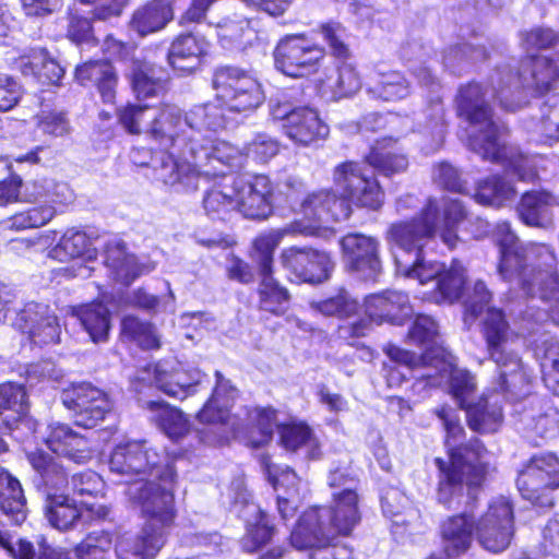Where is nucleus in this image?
<instances>
[{"label":"nucleus","mask_w":559,"mask_h":559,"mask_svg":"<svg viewBox=\"0 0 559 559\" xmlns=\"http://www.w3.org/2000/svg\"><path fill=\"white\" fill-rule=\"evenodd\" d=\"M53 258L92 261L96 251L91 247V240L84 231L69 229L62 236L59 245L51 251Z\"/></svg>","instance_id":"54"},{"label":"nucleus","mask_w":559,"mask_h":559,"mask_svg":"<svg viewBox=\"0 0 559 559\" xmlns=\"http://www.w3.org/2000/svg\"><path fill=\"white\" fill-rule=\"evenodd\" d=\"M341 471L329 475L334 489L330 507L311 508L302 513L290 534L297 549L328 546L338 535H349L360 521L358 495Z\"/></svg>","instance_id":"7"},{"label":"nucleus","mask_w":559,"mask_h":559,"mask_svg":"<svg viewBox=\"0 0 559 559\" xmlns=\"http://www.w3.org/2000/svg\"><path fill=\"white\" fill-rule=\"evenodd\" d=\"M523 44L527 50L542 49L555 44L559 58V37L549 28L532 29L525 34ZM522 67L516 76L508 73L506 76L493 79V83L498 85L493 87L495 97L508 110H515L520 106L519 103L509 99V96L520 87L543 94L555 87L559 81V59L554 61L545 56L530 57Z\"/></svg>","instance_id":"10"},{"label":"nucleus","mask_w":559,"mask_h":559,"mask_svg":"<svg viewBox=\"0 0 559 559\" xmlns=\"http://www.w3.org/2000/svg\"><path fill=\"white\" fill-rule=\"evenodd\" d=\"M466 217V211L457 199L443 197L428 200L420 214L411 221L393 223L385 233L396 266V273L414 278L420 285L433 283V289L425 298L443 304L457 300L465 284V269L453 261L449 267L443 263L427 260L423 248L437 234L450 248L457 241L456 229Z\"/></svg>","instance_id":"1"},{"label":"nucleus","mask_w":559,"mask_h":559,"mask_svg":"<svg viewBox=\"0 0 559 559\" xmlns=\"http://www.w3.org/2000/svg\"><path fill=\"white\" fill-rule=\"evenodd\" d=\"M146 408L152 413V420L169 439L179 441L190 432V420L180 409L160 401L147 402Z\"/></svg>","instance_id":"41"},{"label":"nucleus","mask_w":559,"mask_h":559,"mask_svg":"<svg viewBox=\"0 0 559 559\" xmlns=\"http://www.w3.org/2000/svg\"><path fill=\"white\" fill-rule=\"evenodd\" d=\"M460 454L459 452H452V462L449 466L443 460L436 459V464L441 472L437 498L440 503L448 508H451L453 502L462 496L464 486L472 489L483 483L469 484L467 481L474 473L473 464L462 462V455Z\"/></svg>","instance_id":"29"},{"label":"nucleus","mask_w":559,"mask_h":559,"mask_svg":"<svg viewBox=\"0 0 559 559\" xmlns=\"http://www.w3.org/2000/svg\"><path fill=\"white\" fill-rule=\"evenodd\" d=\"M411 90L408 80L395 70H377L367 86L370 96L384 102L404 99L411 94Z\"/></svg>","instance_id":"39"},{"label":"nucleus","mask_w":559,"mask_h":559,"mask_svg":"<svg viewBox=\"0 0 559 559\" xmlns=\"http://www.w3.org/2000/svg\"><path fill=\"white\" fill-rule=\"evenodd\" d=\"M213 84L217 100L229 112L252 111L265 100L259 78L249 70L231 66L218 68L214 73Z\"/></svg>","instance_id":"12"},{"label":"nucleus","mask_w":559,"mask_h":559,"mask_svg":"<svg viewBox=\"0 0 559 559\" xmlns=\"http://www.w3.org/2000/svg\"><path fill=\"white\" fill-rule=\"evenodd\" d=\"M127 76L138 98H147L164 91V81L148 62L132 60Z\"/></svg>","instance_id":"48"},{"label":"nucleus","mask_w":559,"mask_h":559,"mask_svg":"<svg viewBox=\"0 0 559 559\" xmlns=\"http://www.w3.org/2000/svg\"><path fill=\"white\" fill-rule=\"evenodd\" d=\"M215 377L213 394L198 414L201 423L217 426L216 437L211 436L214 433L213 428L203 432L202 439L209 444L224 443L230 437H238L242 430V424L238 417L229 415V407L237 396V389L219 371H216Z\"/></svg>","instance_id":"13"},{"label":"nucleus","mask_w":559,"mask_h":559,"mask_svg":"<svg viewBox=\"0 0 559 559\" xmlns=\"http://www.w3.org/2000/svg\"><path fill=\"white\" fill-rule=\"evenodd\" d=\"M185 144L152 158L155 177L178 191H195L199 181L238 167L245 152L224 140L182 138Z\"/></svg>","instance_id":"5"},{"label":"nucleus","mask_w":559,"mask_h":559,"mask_svg":"<svg viewBox=\"0 0 559 559\" xmlns=\"http://www.w3.org/2000/svg\"><path fill=\"white\" fill-rule=\"evenodd\" d=\"M333 182L341 198L329 189L312 191L301 198L304 182L300 179L288 177L283 182V193L290 207L308 221H300L304 225L319 228L317 237L326 234L321 223L338 222L349 217V202L370 210L380 209L384 202V192L379 182L367 174L361 163L345 162L337 165L333 171Z\"/></svg>","instance_id":"2"},{"label":"nucleus","mask_w":559,"mask_h":559,"mask_svg":"<svg viewBox=\"0 0 559 559\" xmlns=\"http://www.w3.org/2000/svg\"><path fill=\"white\" fill-rule=\"evenodd\" d=\"M204 374L197 368H186L180 362L159 361L147 365L139 372V381L154 384L166 395L183 400L195 392Z\"/></svg>","instance_id":"18"},{"label":"nucleus","mask_w":559,"mask_h":559,"mask_svg":"<svg viewBox=\"0 0 559 559\" xmlns=\"http://www.w3.org/2000/svg\"><path fill=\"white\" fill-rule=\"evenodd\" d=\"M217 36L223 47L233 48L250 43L255 31L251 22L240 14L224 17L216 25Z\"/></svg>","instance_id":"52"},{"label":"nucleus","mask_w":559,"mask_h":559,"mask_svg":"<svg viewBox=\"0 0 559 559\" xmlns=\"http://www.w3.org/2000/svg\"><path fill=\"white\" fill-rule=\"evenodd\" d=\"M176 473L170 464L159 475L140 477L126 490L145 518L141 533L134 538H122L116 547L119 559H153L165 543V532L175 521L173 485Z\"/></svg>","instance_id":"4"},{"label":"nucleus","mask_w":559,"mask_h":559,"mask_svg":"<svg viewBox=\"0 0 559 559\" xmlns=\"http://www.w3.org/2000/svg\"><path fill=\"white\" fill-rule=\"evenodd\" d=\"M281 263L298 281L306 283L326 281L334 267V263L326 252L297 247L283 250Z\"/></svg>","instance_id":"25"},{"label":"nucleus","mask_w":559,"mask_h":559,"mask_svg":"<svg viewBox=\"0 0 559 559\" xmlns=\"http://www.w3.org/2000/svg\"><path fill=\"white\" fill-rule=\"evenodd\" d=\"M435 350L436 362L426 368V372L417 374L413 390L420 391L426 386L448 384L460 407H466L476 391L475 377L467 370L456 368L453 356L443 347H437Z\"/></svg>","instance_id":"14"},{"label":"nucleus","mask_w":559,"mask_h":559,"mask_svg":"<svg viewBox=\"0 0 559 559\" xmlns=\"http://www.w3.org/2000/svg\"><path fill=\"white\" fill-rule=\"evenodd\" d=\"M516 485L524 499L542 507L552 506L550 492L559 488V459L551 453L533 457Z\"/></svg>","instance_id":"15"},{"label":"nucleus","mask_w":559,"mask_h":559,"mask_svg":"<svg viewBox=\"0 0 559 559\" xmlns=\"http://www.w3.org/2000/svg\"><path fill=\"white\" fill-rule=\"evenodd\" d=\"M271 115L275 120L283 121L284 133L298 145H311L324 140L329 134L328 124L322 121L313 108H293L287 102H277L271 105Z\"/></svg>","instance_id":"16"},{"label":"nucleus","mask_w":559,"mask_h":559,"mask_svg":"<svg viewBox=\"0 0 559 559\" xmlns=\"http://www.w3.org/2000/svg\"><path fill=\"white\" fill-rule=\"evenodd\" d=\"M61 400L73 413L75 425L86 429L96 427L112 408L107 393L90 382L71 384L62 391Z\"/></svg>","instance_id":"17"},{"label":"nucleus","mask_w":559,"mask_h":559,"mask_svg":"<svg viewBox=\"0 0 559 559\" xmlns=\"http://www.w3.org/2000/svg\"><path fill=\"white\" fill-rule=\"evenodd\" d=\"M0 509L15 524L26 519V499L21 483L0 467Z\"/></svg>","instance_id":"40"},{"label":"nucleus","mask_w":559,"mask_h":559,"mask_svg":"<svg viewBox=\"0 0 559 559\" xmlns=\"http://www.w3.org/2000/svg\"><path fill=\"white\" fill-rule=\"evenodd\" d=\"M408 296L397 290L371 294L365 299L367 316L377 322L389 321L400 324L411 314Z\"/></svg>","instance_id":"31"},{"label":"nucleus","mask_w":559,"mask_h":559,"mask_svg":"<svg viewBox=\"0 0 559 559\" xmlns=\"http://www.w3.org/2000/svg\"><path fill=\"white\" fill-rule=\"evenodd\" d=\"M278 153V143L267 134L259 133L246 146L245 156L266 163Z\"/></svg>","instance_id":"62"},{"label":"nucleus","mask_w":559,"mask_h":559,"mask_svg":"<svg viewBox=\"0 0 559 559\" xmlns=\"http://www.w3.org/2000/svg\"><path fill=\"white\" fill-rule=\"evenodd\" d=\"M514 533L513 509L504 497L493 499L476 525L479 544L488 551L501 552L512 540Z\"/></svg>","instance_id":"21"},{"label":"nucleus","mask_w":559,"mask_h":559,"mask_svg":"<svg viewBox=\"0 0 559 559\" xmlns=\"http://www.w3.org/2000/svg\"><path fill=\"white\" fill-rule=\"evenodd\" d=\"M206 41L193 34L179 35L168 52V62L182 73L192 72L200 62V57L206 51Z\"/></svg>","instance_id":"38"},{"label":"nucleus","mask_w":559,"mask_h":559,"mask_svg":"<svg viewBox=\"0 0 559 559\" xmlns=\"http://www.w3.org/2000/svg\"><path fill=\"white\" fill-rule=\"evenodd\" d=\"M106 266L110 276L124 285L131 284L136 277L154 269L150 265H140L136 258L127 253L121 246L108 249Z\"/></svg>","instance_id":"44"},{"label":"nucleus","mask_w":559,"mask_h":559,"mask_svg":"<svg viewBox=\"0 0 559 559\" xmlns=\"http://www.w3.org/2000/svg\"><path fill=\"white\" fill-rule=\"evenodd\" d=\"M27 457L38 474V479L35 480L36 486L43 488L46 495L44 511L52 527L67 531L80 519H105L108 515L109 510L104 504H84L80 510L74 500L63 493H57L58 490L66 488L68 477L63 467L52 456L43 451H36L29 453Z\"/></svg>","instance_id":"9"},{"label":"nucleus","mask_w":559,"mask_h":559,"mask_svg":"<svg viewBox=\"0 0 559 559\" xmlns=\"http://www.w3.org/2000/svg\"><path fill=\"white\" fill-rule=\"evenodd\" d=\"M515 194L510 181L499 176H490L478 182L473 198L479 204L500 207L513 200Z\"/></svg>","instance_id":"51"},{"label":"nucleus","mask_w":559,"mask_h":559,"mask_svg":"<svg viewBox=\"0 0 559 559\" xmlns=\"http://www.w3.org/2000/svg\"><path fill=\"white\" fill-rule=\"evenodd\" d=\"M328 86L336 97H345L355 94L360 88L361 81L350 64H343L337 69L335 78H329Z\"/></svg>","instance_id":"59"},{"label":"nucleus","mask_w":559,"mask_h":559,"mask_svg":"<svg viewBox=\"0 0 559 559\" xmlns=\"http://www.w3.org/2000/svg\"><path fill=\"white\" fill-rule=\"evenodd\" d=\"M323 57V48L300 35L286 36L274 50L276 69L290 78H304L316 72Z\"/></svg>","instance_id":"20"},{"label":"nucleus","mask_w":559,"mask_h":559,"mask_svg":"<svg viewBox=\"0 0 559 559\" xmlns=\"http://www.w3.org/2000/svg\"><path fill=\"white\" fill-rule=\"evenodd\" d=\"M111 538L108 533L93 532L75 548L79 559H104L111 549Z\"/></svg>","instance_id":"58"},{"label":"nucleus","mask_w":559,"mask_h":559,"mask_svg":"<svg viewBox=\"0 0 559 559\" xmlns=\"http://www.w3.org/2000/svg\"><path fill=\"white\" fill-rule=\"evenodd\" d=\"M13 324L23 333L28 334L33 343L45 345L58 343L61 326L58 318L48 306L28 302L16 313Z\"/></svg>","instance_id":"27"},{"label":"nucleus","mask_w":559,"mask_h":559,"mask_svg":"<svg viewBox=\"0 0 559 559\" xmlns=\"http://www.w3.org/2000/svg\"><path fill=\"white\" fill-rule=\"evenodd\" d=\"M385 353L390 358V362L384 365L385 379L389 386H400L414 368L423 367L424 372L427 369L423 366L420 358L415 354L402 349L394 345H388Z\"/></svg>","instance_id":"49"},{"label":"nucleus","mask_w":559,"mask_h":559,"mask_svg":"<svg viewBox=\"0 0 559 559\" xmlns=\"http://www.w3.org/2000/svg\"><path fill=\"white\" fill-rule=\"evenodd\" d=\"M391 136L378 141L367 156L368 164L386 176L404 171L408 166L407 157L395 150Z\"/></svg>","instance_id":"50"},{"label":"nucleus","mask_w":559,"mask_h":559,"mask_svg":"<svg viewBox=\"0 0 559 559\" xmlns=\"http://www.w3.org/2000/svg\"><path fill=\"white\" fill-rule=\"evenodd\" d=\"M318 231L319 228L313 225L293 222L282 228L260 235L253 242L254 259L259 263L260 273L272 272L273 252L284 237L317 235Z\"/></svg>","instance_id":"32"},{"label":"nucleus","mask_w":559,"mask_h":559,"mask_svg":"<svg viewBox=\"0 0 559 559\" xmlns=\"http://www.w3.org/2000/svg\"><path fill=\"white\" fill-rule=\"evenodd\" d=\"M249 425L248 443L252 447H261L269 443L273 436L276 423V412L271 407H254L247 414Z\"/></svg>","instance_id":"53"},{"label":"nucleus","mask_w":559,"mask_h":559,"mask_svg":"<svg viewBox=\"0 0 559 559\" xmlns=\"http://www.w3.org/2000/svg\"><path fill=\"white\" fill-rule=\"evenodd\" d=\"M491 293L483 281H476L465 300L466 316L478 317L485 310L483 333L489 356L499 371V386L502 392H521L530 382V376L513 348L516 335L510 330L500 309L487 308Z\"/></svg>","instance_id":"8"},{"label":"nucleus","mask_w":559,"mask_h":559,"mask_svg":"<svg viewBox=\"0 0 559 559\" xmlns=\"http://www.w3.org/2000/svg\"><path fill=\"white\" fill-rule=\"evenodd\" d=\"M485 92L478 83H471L460 90L457 112L468 122V145L484 159L502 163L523 181H533L539 177L534 169L535 159L515 153L501 140V129L492 121Z\"/></svg>","instance_id":"6"},{"label":"nucleus","mask_w":559,"mask_h":559,"mask_svg":"<svg viewBox=\"0 0 559 559\" xmlns=\"http://www.w3.org/2000/svg\"><path fill=\"white\" fill-rule=\"evenodd\" d=\"M27 394L22 384L7 382L0 385V423L9 428L27 413Z\"/></svg>","instance_id":"45"},{"label":"nucleus","mask_w":559,"mask_h":559,"mask_svg":"<svg viewBox=\"0 0 559 559\" xmlns=\"http://www.w3.org/2000/svg\"><path fill=\"white\" fill-rule=\"evenodd\" d=\"M71 487L73 493L79 496H97L104 489L102 477L93 471H84L74 474L71 480H68L66 487Z\"/></svg>","instance_id":"61"},{"label":"nucleus","mask_w":559,"mask_h":559,"mask_svg":"<svg viewBox=\"0 0 559 559\" xmlns=\"http://www.w3.org/2000/svg\"><path fill=\"white\" fill-rule=\"evenodd\" d=\"M345 265L365 278H376L382 271L380 241L359 233H350L340 240Z\"/></svg>","instance_id":"23"},{"label":"nucleus","mask_w":559,"mask_h":559,"mask_svg":"<svg viewBox=\"0 0 559 559\" xmlns=\"http://www.w3.org/2000/svg\"><path fill=\"white\" fill-rule=\"evenodd\" d=\"M240 516L246 521V534L242 538V548L252 552L267 544L273 534L274 527L270 524L267 515L254 502L242 498Z\"/></svg>","instance_id":"33"},{"label":"nucleus","mask_w":559,"mask_h":559,"mask_svg":"<svg viewBox=\"0 0 559 559\" xmlns=\"http://www.w3.org/2000/svg\"><path fill=\"white\" fill-rule=\"evenodd\" d=\"M559 205V199L547 191H530L522 195L518 206L521 221L527 225L539 228H549L552 225L551 209Z\"/></svg>","instance_id":"34"},{"label":"nucleus","mask_w":559,"mask_h":559,"mask_svg":"<svg viewBox=\"0 0 559 559\" xmlns=\"http://www.w3.org/2000/svg\"><path fill=\"white\" fill-rule=\"evenodd\" d=\"M68 37L76 45H94L96 43L90 20L82 16L71 17L68 26Z\"/></svg>","instance_id":"64"},{"label":"nucleus","mask_w":559,"mask_h":559,"mask_svg":"<svg viewBox=\"0 0 559 559\" xmlns=\"http://www.w3.org/2000/svg\"><path fill=\"white\" fill-rule=\"evenodd\" d=\"M110 471L120 475H139L151 478L165 469L160 455L145 442H121L114 449L109 460Z\"/></svg>","instance_id":"22"},{"label":"nucleus","mask_w":559,"mask_h":559,"mask_svg":"<svg viewBox=\"0 0 559 559\" xmlns=\"http://www.w3.org/2000/svg\"><path fill=\"white\" fill-rule=\"evenodd\" d=\"M435 414L442 420L447 440L445 445L449 451L450 462H452V452H459L462 455V462L473 464V475L468 477L469 484H479L485 479L488 468V452L479 440H471L467 444H460L464 430L460 424L457 413L450 406H440L436 408Z\"/></svg>","instance_id":"19"},{"label":"nucleus","mask_w":559,"mask_h":559,"mask_svg":"<svg viewBox=\"0 0 559 559\" xmlns=\"http://www.w3.org/2000/svg\"><path fill=\"white\" fill-rule=\"evenodd\" d=\"M310 308L324 317L347 319L358 312L359 304L346 289L341 288L333 296L311 301Z\"/></svg>","instance_id":"55"},{"label":"nucleus","mask_w":559,"mask_h":559,"mask_svg":"<svg viewBox=\"0 0 559 559\" xmlns=\"http://www.w3.org/2000/svg\"><path fill=\"white\" fill-rule=\"evenodd\" d=\"M267 479L276 491L277 510L284 521L293 518L300 500V479L289 467L274 465L269 459L262 461Z\"/></svg>","instance_id":"28"},{"label":"nucleus","mask_w":559,"mask_h":559,"mask_svg":"<svg viewBox=\"0 0 559 559\" xmlns=\"http://www.w3.org/2000/svg\"><path fill=\"white\" fill-rule=\"evenodd\" d=\"M237 211L249 218H266L272 211L273 186L269 177L231 178Z\"/></svg>","instance_id":"24"},{"label":"nucleus","mask_w":559,"mask_h":559,"mask_svg":"<svg viewBox=\"0 0 559 559\" xmlns=\"http://www.w3.org/2000/svg\"><path fill=\"white\" fill-rule=\"evenodd\" d=\"M37 128L51 138H60L70 133V124L64 114L43 110L37 115Z\"/></svg>","instance_id":"60"},{"label":"nucleus","mask_w":559,"mask_h":559,"mask_svg":"<svg viewBox=\"0 0 559 559\" xmlns=\"http://www.w3.org/2000/svg\"><path fill=\"white\" fill-rule=\"evenodd\" d=\"M75 79L82 85H96L104 102H114L117 75L109 62L103 60L84 62L75 68Z\"/></svg>","instance_id":"37"},{"label":"nucleus","mask_w":559,"mask_h":559,"mask_svg":"<svg viewBox=\"0 0 559 559\" xmlns=\"http://www.w3.org/2000/svg\"><path fill=\"white\" fill-rule=\"evenodd\" d=\"M542 369L546 385L559 394V344H551L546 349Z\"/></svg>","instance_id":"63"},{"label":"nucleus","mask_w":559,"mask_h":559,"mask_svg":"<svg viewBox=\"0 0 559 559\" xmlns=\"http://www.w3.org/2000/svg\"><path fill=\"white\" fill-rule=\"evenodd\" d=\"M260 274L262 277L259 287L260 308L274 314H283L289 304L287 289L272 277V272Z\"/></svg>","instance_id":"56"},{"label":"nucleus","mask_w":559,"mask_h":559,"mask_svg":"<svg viewBox=\"0 0 559 559\" xmlns=\"http://www.w3.org/2000/svg\"><path fill=\"white\" fill-rule=\"evenodd\" d=\"M71 312L94 343L107 341L111 326L110 312L102 302L74 307Z\"/></svg>","instance_id":"42"},{"label":"nucleus","mask_w":559,"mask_h":559,"mask_svg":"<svg viewBox=\"0 0 559 559\" xmlns=\"http://www.w3.org/2000/svg\"><path fill=\"white\" fill-rule=\"evenodd\" d=\"M46 442L53 453L74 463L84 464L92 457V449L87 438L74 431L67 424L51 425Z\"/></svg>","instance_id":"30"},{"label":"nucleus","mask_w":559,"mask_h":559,"mask_svg":"<svg viewBox=\"0 0 559 559\" xmlns=\"http://www.w3.org/2000/svg\"><path fill=\"white\" fill-rule=\"evenodd\" d=\"M174 17L168 0H152L138 8L132 14L130 27L141 36L163 29Z\"/></svg>","instance_id":"35"},{"label":"nucleus","mask_w":559,"mask_h":559,"mask_svg":"<svg viewBox=\"0 0 559 559\" xmlns=\"http://www.w3.org/2000/svg\"><path fill=\"white\" fill-rule=\"evenodd\" d=\"M408 338L425 347V353L420 356V361L425 368L436 362V348L441 347L438 343V323L429 316L419 314L416 317L409 332Z\"/></svg>","instance_id":"47"},{"label":"nucleus","mask_w":559,"mask_h":559,"mask_svg":"<svg viewBox=\"0 0 559 559\" xmlns=\"http://www.w3.org/2000/svg\"><path fill=\"white\" fill-rule=\"evenodd\" d=\"M119 120L130 133L146 132L167 152L185 144L175 130L180 123V110L175 106L157 109L150 106L129 105L120 110Z\"/></svg>","instance_id":"11"},{"label":"nucleus","mask_w":559,"mask_h":559,"mask_svg":"<svg viewBox=\"0 0 559 559\" xmlns=\"http://www.w3.org/2000/svg\"><path fill=\"white\" fill-rule=\"evenodd\" d=\"M463 408L466 409L468 425L474 431L493 432L502 423V409L497 397H483L478 403H469Z\"/></svg>","instance_id":"46"},{"label":"nucleus","mask_w":559,"mask_h":559,"mask_svg":"<svg viewBox=\"0 0 559 559\" xmlns=\"http://www.w3.org/2000/svg\"><path fill=\"white\" fill-rule=\"evenodd\" d=\"M281 445L290 452H300L308 459L320 455V442L311 428L302 421H289L277 426Z\"/></svg>","instance_id":"36"},{"label":"nucleus","mask_w":559,"mask_h":559,"mask_svg":"<svg viewBox=\"0 0 559 559\" xmlns=\"http://www.w3.org/2000/svg\"><path fill=\"white\" fill-rule=\"evenodd\" d=\"M202 206L211 219H226L230 213L237 211V202L231 186V178L224 177L219 182L206 190Z\"/></svg>","instance_id":"43"},{"label":"nucleus","mask_w":559,"mask_h":559,"mask_svg":"<svg viewBox=\"0 0 559 559\" xmlns=\"http://www.w3.org/2000/svg\"><path fill=\"white\" fill-rule=\"evenodd\" d=\"M228 110L217 98L203 105L191 108L182 118L180 115V123H178L175 133L179 138L195 136L200 139H209L207 133H215L224 130L229 123Z\"/></svg>","instance_id":"26"},{"label":"nucleus","mask_w":559,"mask_h":559,"mask_svg":"<svg viewBox=\"0 0 559 559\" xmlns=\"http://www.w3.org/2000/svg\"><path fill=\"white\" fill-rule=\"evenodd\" d=\"M121 334L123 337L135 342L139 346L146 349L158 348L160 345L155 328L134 316H126L122 319Z\"/></svg>","instance_id":"57"},{"label":"nucleus","mask_w":559,"mask_h":559,"mask_svg":"<svg viewBox=\"0 0 559 559\" xmlns=\"http://www.w3.org/2000/svg\"><path fill=\"white\" fill-rule=\"evenodd\" d=\"M500 249L498 273L509 283H516L531 296L547 304L551 319L559 324V273L554 249L545 243H520L508 223L496 228Z\"/></svg>","instance_id":"3"}]
</instances>
